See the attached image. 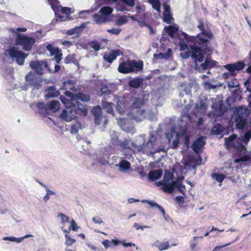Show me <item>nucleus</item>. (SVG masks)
<instances>
[{"instance_id":"obj_10","label":"nucleus","mask_w":251,"mask_h":251,"mask_svg":"<svg viewBox=\"0 0 251 251\" xmlns=\"http://www.w3.org/2000/svg\"><path fill=\"white\" fill-rule=\"evenodd\" d=\"M47 50L50 52V56H54V59L57 63L59 64L61 60L62 53L61 50L57 47H55L50 44L46 46Z\"/></svg>"},{"instance_id":"obj_7","label":"nucleus","mask_w":251,"mask_h":251,"mask_svg":"<svg viewBox=\"0 0 251 251\" xmlns=\"http://www.w3.org/2000/svg\"><path fill=\"white\" fill-rule=\"evenodd\" d=\"M25 79L29 84L33 87V90L40 88L43 83V78L31 71L26 75Z\"/></svg>"},{"instance_id":"obj_14","label":"nucleus","mask_w":251,"mask_h":251,"mask_svg":"<svg viewBox=\"0 0 251 251\" xmlns=\"http://www.w3.org/2000/svg\"><path fill=\"white\" fill-rule=\"evenodd\" d=\"M60 100L67 108H74L75 113L78 114V106H77L76 103L73 102V101H72L69 99L62 96L60 97Z\"/></svg>"},{"instance_id":"obj_16","label":"nucleus","mask_w":251,"mask_h":251,"mask_svg":"<svg viewBox=\"0 0 251 251\" xmlns=\"http://www.w3.org/2000/svg\"><path fill=\"white\" fill-rule=\"evenodd\" d=\"M130 73L132 72H139L142 71L143 69V62L142 61L138 62L135 60H130Z\"/></svg>"},{"instance_id":"obj_62","label":"nucleus","mask_w":251,"mask_h":251,"mask_svg":"<svg viewBox=\"0 0 251 251\" xmlns=\"http://www.w3.org/2000/svg\"><path fill=\"white\" fill-rule=\"evenodd\" d=\"M119 142L120 140H119L118 137L116 135H115L114 137H112L111 142L114 145L118 146Z\"/></svg>"},{"instance_id":"obj_50","label":"nucleus","mask_w":251,"mask_h":251,"mask_svg":"<svg viewBox=\"0 0 251 251\" xmlns=\"http://www.w3.org/2000/svg\"><path fill=\"white\" fill-rule=\"evenodd\" d=\"M61 219V222L64 224L69 223V217L63 213H60L58 215Z\"/></svg>"},{"instance_id":"obj_23","label":"nucleus","mask_w":251,"mask_h":251,"mask_svg":"<svg viewBox=\"0 0 251 251\" xmlns=\"http://www.w3.org/2000/svg\"><path fill=\"white\" fill-rule=\"evenodd\" d=\"M100 96H102L103 95H109L112 93V91L109 89L108 87L107 84L106 82L100 81Z\"/></svg>"},{"instance_id":"obj_52","label":"nucleus","mask_w":251,"mask_h":251,"mask_svg":"<svg viewBox=\"0 0 251 251\" xmlns=\"http://www.w3.org/2000/svg\"><path fill=\"white\" fill-rule=\"evenodd\" d=\"M62 44L64 46L70 47L71 45H77L78 44V41H68V40H64L62 42Z\"/></svg>"},{"instance_id":"obj_44","label":"nucleus","mask_w":251,"mask_h":251,"mask_svg":"<svg viewBox=\"0 0 251 251\" xmlns=\"http://www.w3.org/2000/svg\"><path fill=\"white\" fill-rule=\"evenodd\" d=\"M78 27L75 26L74 28H72L70 30H68L67 31L66 34L67 35H74L75 34H76V35H75L74 37H73V38H76V39H77L78 38Z\"/></svg>"},{"instance_id":"obj_43","label":"nucleus","mask_w":251,"mask_h":251,"mask_svg":"<svg viewBox=\"0 0 251 251\" xmlns=\"http://www.w3.org/2000/svg\"><path fill=\"white\" fill-rule=\"evenodd\" d=\"M58 12L60 14L65 15L66 16H70L69 14L71 13V8L68 7H62L61 5L58 7Z\"/></svg>"},{"instance_id":"obj_25","label":"nucleus","mask_w":251,"mask_h":251,"mask_svg":"<svg viewBox=\"0 0 251 251\" xmlns=\"http://www.w3.org/2000/svg\"><path fill=\"white\" fill-rule=\"evenodd\" d=\"M111 241V245H113V247L117 246L120 244H122L125 247H135L136 245L135 244L132 243H126V241H121L119 239H112Z\"/></svg>"},{"instance_id":"obj_34","label":"nucleus","mask_w":251,"mask_h":251,"mask_svg":"<svg viewBox=\"0 0 251 251\" xmlns=\"http://www.w3.org/2000/svg\"><path fill=\"white\" fill-rule=\"evenodd\" d=\"M115 8L117 11L123 12L125 11H128L125 3H123L120 0H117L115 1Z\"/></svg>"},{"instance_id":"obj_26","label":"nucleus","mask_w":251,"mask_h":251,"mask_svg":"<svg viewBox=\"0 0 251 251\" xmlns=\"http://www.w3.org/2000/svg\"><path fill=\"white\" fill-rule=\"evenodd\" d=\"M211 177L212 179H215L219 182V186H221L223 181L226 177V176L222 173H213L211 174Z\"/></svg>"},{"instance_id":"obj_47","label":"nucleus","mask_w":251,"mask_h":251,"mask_svg":"<svg viewBox=\"0 0 251 251\" xmlns=\"http://www.w3.org/2000/svg\"><path fill=\"white\" fill-rule=\"evenodd\" d=\"M179 45L180 50L184 51L183 52L187 51H191V50H188V49H189L188 46L186 43H184V42H179ZM191 45H190V46H191ZM193 45H195V44H194ZM189 49L191 50L190 46H189Z\"/></svg>"},{"instance_id":"obj_41","label":"nucleus","mask_w":251,"mask_h":251,"mask_svg":"<svg viewBox=\"0 0 251 251\" xmlns=\"http://www.w3.org/2000/svg\"><path fill=\"white\" fill-rule=\"evenodd\" d=\"M119 167L122 170H127L130 168V164L127 160H122L120 162Z\"/></svg>"},{"instance_id":"obj_6","label":"nucleus","mask_w":251,"mask_h":251,"mask_svg":"<svg viewBox=\"0 0 251 251\" xmlns=\"http://www.w3.org/2000/svg\"><path fill=\"white\" fill-rule=\"evenodd\" d=\"M15 42L16 45L22 46L23 47L22 49L25 51H29L35 43V40L34 38L25 34H18L15 39Z\"/></svg>"},{"instance_id":"obj_55","label":"nucleus","mask_w":251,"mask_h":251,"mask_svg":"<svg viewBox=\"0 0 251 251\" xmlns=\"http://www.w3.org/2000/svg\"><path fill=\"white\" fill-rule=\"evenodd\" d=\"M78 131V123H76V124L72 125L71 126V132L72 133H77Z\"/></svg>"},{"instance_id":"obj_4","label":"nucleus","mask_w":251,"mask_h":251,"mask_svg":"<svg viewBox=\"0 0 251 251\" xmlns=\"http://www.w3.org/2000/svg\"><path fill=\"white\" fill-rule=\"evenodd\" d=\"M113 11L112 7L109 6H103L99 11L100 14H95L93 15L94 21L96 24L99 25L110 22L111 20V15Z\"/></svg>"},{"instance_id":"obj_58","label":"nucleus","mask_w":251,"mask_h":251,"mask_svg":"<svg viewBox=\"0 0 251 251\" xmlns=\"http://www.w3.org/2000/svg\"><path fill=\"white\" fill-rule=\"evenodd\" d=\"M88 112V108L85 106L82 108L79 107V115L85 116L87 115Z\"/></svg>"},{"instance_id":"obj_38","label":"nucleus","mask_w":251,"mask_h":251,"mask_svg":"<svg viewBox=\"0 0 251 251\" xmlns=\"http://www.w3.org/2000/svg\"><path fill=\"white\" fill-rule=\"evenodd\" d=\"M61 228L64 232L67 233L69 232L71 229L73 230V231H76L77 230V226L75 224V221L72 219L70 222L68 229H65L64 226H62Z\"/></svg>"},{"instance_id":"obj_35","label":"nucleus","mask_w":251,"mask_h":251,"mask_svg":"<svg viewBox=\"0 0 251 251\" xmlns=\"http://www.w3.org/2000/svg\"><path fill=\"white\" fill-rule=\"evenodd\" d=\"M100 43L96 40L88 41L87 43V46L95 51H99L100 49Z\"/></svg>"},{"instance_id":"obj_40","label":"nucleus","mask_w":251,"mask_h":251,"mask_svg":"<svg viewBox=\"0 0 251 251\" xmlns=\"http://www.w3.org/2000/svg\"><path fill=\"white\" fill-rule=\"evenodd\" d=\"M130 141L125 139L123 141H120L118 146L120 147L123 150L131 149L129 147Z\"/></svg>"},{"instance_id":"obj_64","label":"nucleus","mask_w":251,"mask_h":251,"mask_svg":"<svg viewBox=\"0 0 251 251\" xmlns=\"http://www.w3.org/2000/svg\"><path fill=\"white\" fill-rule=\"evenodd\" d=\"M50 73H54L58 72L60 69V66L58 65H55L54 66V70H51L50 68H47Z\"/></svg>"},{"instance_id":"obj_20","label":"nucleus","mask_w":251,"mask_h":251,"mask_svg":"<svg viewBox=\"0 0 251 251\" xmlns=\"http://www.w3.org/2000/svg\"><path fill=\"white\" fill-rule=\"evenodd\" d=\"M217 62L215 61L210 59V58L206 57L204 60V63H201V66L202 70H205L207 69H211L216 66Z\"/></svg>"},{"instance_id":"obj_2","label":"nucleus","mask_w":251,"mask_h":251,"mask_svg":"<svg viewBox=\"0 0 251 251\" xmlns=\"http://www.w3.org/2000/svg\"><path fill=\"white\" fill-rule=\"evenodd\" d=\"M125 98L129 99L131 103V113L134 114V111H135L137 113V115H133V118L138 120V116H143L145 112V110L142 109L146 103L144 96L142 94L133 95L131 94H127L125 95Z\"/></svg>"},{"instance_id":"obj_22","label":"nucleus","mask_w":251,"mask_h":251,"mask_svg":"<svg viewBox=\"0 0 251 251\" xmlns=\"http://www.w3.org/2000/svg\"><path fill=\"white\" fill-rule=\"evenodd\" d=\"M162 175V171L161 170H152L150 171L148 174V178L154 181L160 178Z\"/></svg>"},{"instance_id":"obj_28","label":"nucleus","mask_w":251,"mask_h":251,"mask_svg":"<svg viewBox=\"0 0 251 251\" xmlns=\"http://www.w3.org/2000/svg\"><path fill=\"white\" fill-rule=\"evenodd\" d=\"M64 94L68 97L72 101L76 103L78 106V93L74 94L69 91H66Z\"/></svg>"},{"instance_id":"obj_15","label":"nucleus","mask_w":251,"mask_h":251,"mask_svg":"<svg viewBox=\"0 0 251 251\" xmlns=\"http://www.w3.org/2000/svg\"><path fill=\"white\" fill-rule=\"evenodd\" d=\"M92 113L94 116L95 124L97 125H100L102 118L101 107L100 105L94 107L92 109Z\"/></svg>"},{"instance_id":"obj_27","label":"nucleus","mask_w":251,"mask_h":251,"mask_svg":"<svg viewBox=\"0 0 251 251\" xmlns=\"http://www.w3.org/2000/svg\"><path fill=\"white\" fill-rule=\"evenodd\" d=\"M56 19H54L51 21V24H53L55 23H58L59 22H63L65 21L68 19L70 20V16L64 15L63 14H60L59 12H57V13H54Z\"/></svg>"},{"instance_id":"obj_11","label":"nucleus","mask_w":251,"mask_h":251,"mask_svg":"<svg viewBox=\"0 0 251 251\" xmlns=\"http://www.w3.org/2000/svg\"><path fill=\"white\" fill-rule=\"evenodd\" d=\"M245 64L243 62L238 61L234 63L225 65L224 66V68L227 69L229 72L232 73V75H236L235 72H238L242 70Z\"/></svg>"},{"instance_id":"obj_61","label":"nucleus","mask_w":251,"mask_h":251,"mask_svg":"<svg viewBox=\"0 0 251 251\" xmlns=\"http://www.w3.org/2000/svg\"><path fill=\"white\" fill-rule=\"evenodd\" d=\"M166 53L160 52L159 54L154 53L153 57L155 59H163L166 57Z\"/></svg>"},{"instance_id":"obj_63","label":"nucleus","mask_w":251,"mask_h":251,"mask_svg":"<svg viewBox=\"0 0 251 251\" xmlns=\"http://www.w3.org/2000/svg\"><path fill=\"white\" fill-rule=\"evenodd\" d=\"M234 75H232V73H230V72H225L223 74L222 77L225 79H227L229 78L231 76H233Z\"/></svg>"},{"instance_id":"obj_39","label":"nucleus","mask_w":251,"mask_h":251,"mask_svg":"<svg viewBox=\"0 0 251 251\" xmlns=\"http://www.w3.org/2000/svg\"><path fill=\"white\" fill-rule=\"evenodd\" d=\"M156 243V246L160 251L166 250L170 247L168 241L163 242H157Z\"/></svg>"},{"instance_id":"obj_36","label":"nucleus","mask_w":251,"mask_h":251,"mask_svg":"<svg viewBox=\"0 0 251 251\" xmlns=\"http://www.w3.org/2000/svg\"><path fill=\"white\" fill-rule=\"evenodd\" d=\"M176 184L174 186V191L176 188L178 191H179L180 193H181L183 195H185V190L186 187L185 186L180 182H176Z\"/></svg>"},{"instance_id":"obj_48","label":"nucleus","mask_w":251,"mask_h":251,"mask_svg":"<svg viewBox=\"0 0 251 251\" xmlns=\"http://www.w3.org/2000/svg\"><path fill=\"white\" fill-rule=\"evenodd\" d=\"M199 237L196 236L194 237L193 239L190 241V248L192 250H194L195 248L197 246L198 243L197 240Z\"/></svg>"},{"instance_id":"obj_42","label":"nucleus","mask_w":251,"mask_h":251,"mask_svg":"<svg viewBox=\"0 0 251 251\" xmlns=\"http://www.w3.org/2000/svg\"><path fill=\"white\" fill-rule=\"evenodd\" d=\"M148 203L149 204H150V205L151 207H156V208H157L158 209H159L160 210V211L162 213V214H163V215L165 216V211L164 208L162 206L160 205L159 204H158L157 203L154 202V201H148Z\"/></svg>"},{"instance_id":"obj_21","label":"nucleus","mask_w":251,"mask_h":251,"mask_svg":"<svg viewBox=\"0 0 251 251\" xmlns=\"http://www.w3.org/2000/svg\"><path fill=\"white\" fill-rule=\"evenodd\" d=\"M143 79L140 77H136L130 80L128 82V85L131 88H138L143 84Z\"/></svg>"},{"instance_id":"obj_59","label":"nucleus","mask_w":251,"mask_h":251,"mask_svg":"<svg viewBox=\"0 0 251 251\" xmlns=\"http://www.w3.org/2000/svg\"><path fill=\"white\" fill-rule=\"evenodd\" d=\"M75 82V81L74 80L69 79L67 81H64L63 83L64 87L66 88L68 87V86H70L73 85Z\"/></svg>"},{"instance_id":"obj_30","label":"nucleus","mask_w":251,"mask_h":251,"mask_svg":"<svg viewBox=\"0 0 251 251\" xmlns=\"http://www.w3.org/2000/svg\"><path fill=\"white\" fill-rule=\"evenodd\" d=\"M113 103L108 102L106 101H102V106L103 109H106V112L109 114H114V109L113 108Z\"/></svg>"},{"instance_id":"obj_46","label":"nucleus","mask_w":251,"mask_h":251,"mask_svg":"<svg viewBox=\"0 0 251 251\" xmlns=\"http://www.w3.org/2000/svg\"><path fill=\"white\" fill-rule=\"evenodd\" d=\"M127 22L128 20L126 16H121L116 20V24L117 25L121 26Z\"/></svg>"},{"instance_id":"obj_19","label":"nucleus","mask_w":251,"mask_h":251,"mask_svg":"<svg viewBox=\"0 0 251 251\" xmlns=\"http://www.w3.org/2000/svg\"><path fill=\"white\" fill-rule=\"evenodd\" d=\"M48 111L52 112L57 111L60 108V104L57 100H52L47 103Z\"/></svg>"},{"instance_id":"obj_8","label":"nucleus","mask_w":251,"mask_h":251,"mask_svg":"<svg viewBox=\"0 0 251 251\" xmlns=\"http://www.w3.org/2000/svg\"><path fill=\"white\" fill-rule=\"evenodd\" d=\"M29 66L33 71H35V74L41 75H43L44 70L48 68V64L44 60H34L30 62Z\"/></svg>"},{"instance_id":"obj_24","label":"nucleus","mask_w":251,"mask_h":251,"mask_svg":"<svg viewBox=\"0 0 251 251\" xmlns=\"http://www.w3.org/2000/svg\"><path fill=\"white\" fill-rule=\"evenodd\" d=\"M47 94L45 95V97L48 98H54L57 97L59 93L56 91L55 86H50L47 90Z\"/></svg>"},{"instance_id":"obj_57","label":"nucleus","mask_w":251,"mask_h":251,"mask_svg":"<svg viewBox=\"0 0 251 251\" xmlns=\"http://www.w3.org/2000/svg\"><path fill=\"white\" fill-rule=\"evenodd\" d=\"M101 243L105 249H107L109 247H113V245L111 244V241L107 239L103 240Z\"/></svg>"},{"instance_id":"obj_53","label":"nucleus","mask_w":251,"mask_h":251,"mask_svg":"<svg viewBox=\"0 0 251 251\" xmlns=\"http://www.w3.org/2000/svg\"><path fill=\"white\" fill-rule=\"evenodd\" d=\"M235 82H237L236 79L229 81L227 83V86L229 89H232L238 86V84H236Z\"/></svg>"},{"instance_id":"obj_1","label":"nucleus","mask_w":251,"mask_h":251,"mask_svg":"<svg viewBox=\"0 0 251 251\" xmlns=\"http://www.w3.org/2000/svg\"><path fill=\"white\" fill-rule=\"evenodd\" d=\"M199 24L197 27L201 31L196 36H192L190 42L195 45H191V51H187L180 53V56L183 59H187L189 57L194 60L196 64L197 62L202 63L204 59L205 54L210 55L212 52V50L210 46V42L214 36L211 30L204 28V24L201 20L199 21Z\"/></svg>"},{"instance_id":"obj_60","label":"nucleus","mask_w":251,"mask_h":251,"mask_svg":"<svg viewBox=\"0 0 251 251\" xmlns=\"http://www.w3.org/2000/svg\"><path fill=\"white\" fill-rule=\"evenodd\" d=\"M92 221L95 224H101L103 223L101 218L99 216L93 217Z\"/></svg>"},{"instance_id":"obj_54","label":"nucleus","mask_w":251,"mask_h":251,"mask_svg":"<svg viewBox=\"0 0 251 251\" xmlns=\"http://www.w3.org/2000/svg\"><path fill=\"white\" fill-rule=\"evenodd\" d=\"M176 201L180 206H182L184 203V198L181 196H177L176 198Z\"/></svg>"},{"instance_id":"obj_51","label":"nucleus","mask_w":251,"mask_h":251,"mask_svg":"<svg viewBox=\"0 0 251 251\" xmlns=\"http://www.w3.org/2000/svg\"><path fill=\"white\" fill-rule=\"evenodd\" d=\"M65 237L66 238V242L65 244L67 246H70L75 241V239L73 238H72L68 234H66L65 235Z\"/></svg>"},{"instance_id":"obj_33","label":"nucleus","mask_w":251,"mask_h":251,"mask_svg":"<svg viewBox=\"0 0 251 251\" xmlns=\"http://www.w3.org/2000/svg\"><path fill=\"white\" fill-rule=\"evenodd\" d=\"M37 107L39 109V112L41 114H46L48 112L47 104H45L43 102H40L37 103Z\"/></svg>"},{"instance_id":"obj_5","label":"nucleus","mask_w":251,"mask_h":251,"mask_svg":"<svg viewBox=\"0 0 251 251\" xmlns=\"http://www.w3.org/2000/svg\"><path fill=\"white\" fill-rule=\"evenodd\" d=\"M248 115V109L247 108L240 107L237 109L235 115V126L237 129H243L244 128Z\"/></svg>"},{"instance_id":"obj_18","label":"nucleus","mask_w":251,"mask_h":251,"mask_svg":"<svg viewBox=\"0 0 251 251\" xmlns=\"http://www.w3.org/2000/svg\"><path fill=\"white\" fill-rule=\"evenodd\" d=\"M120 52L119 50H112L109 53H105L103 55V59L109 63H111L113 61L117 58V57L120 54Z\"/></svg>"},{"instance_id":"obj_45","label":"nucleus","mask_w":251,"mask_h":251,"mask_svg":"<svg viewBox=\"0 0 251 251\" xmlns=\"http://www.w3.org/2000/svg\"><path fill=\"white\" fill-rule=\"evenodd\" d=\"M174 19L173 18L171 13L163 14V21L164 22L167 24L172 23V21H174Z\"/></svg>"},{"instance_id":"obj_13","label":"nucleus","mask_w":251,"mask_h":251,"mask_svg":"<svg viewBox=\"0 0 251 251\" xmlns=\"http://www.w3.org/2000/svg\"><path fill=\"white\" fill-rule=\"evenodd\" d=\"M205 144L203 137H200L193 142L192 149L195 152L199 153L201 152Z\"/></svg>"},{"instance_id":"obj_32","label":"nucleus","mask_w":251,"mask_h":251,"mask_svg":"<svg viewBox=\"0 0 251 251\" xmlns=\"http://www.w3.org/2000/svg\"><path fill=\"white\" fill-rule=\"evenodd\" d=\"M149 2L151 4L152 8L157 12H161V2L159 0H148Z\"/></svg>"},{"instance_id":"obj_56","label":"nucleus","mask_w":251,"mask_h":251,"mask_svg":"<svg viewBox=\"0 0 251 251\" xmlns=\"http://www.w3.org/2000/svg\"><path fill=\"white\" fill-rule=\"evenodd\" d=\"M107 31L110 33H112L115 35H118L121 31V29L120 28H112L107 29Z\"/></svg>"},{"instance_id":"obj_17","label":"nucleus","mask_w":251,"mask_h":251,"mask_svg":"<svg viewBox=\"0 0 251 251\" xmlns=\"http://www.w3.org/2000/svg\"><path fill=\"white\" fill-rule=\"evenodd\" d=\"M130 60L128 59L126 61L121 62L118 67V71L122 74H128L130 73Z\"/></svg>"},{"instance_id":"obj_31","label":"nucleus","mask_w":251,"mask_h":251,"mask_svg":"<svg viewBox=\"0 0 251 251\" xmlns=\"http://www.w3.org/2000/svg\"><path fill=\"white\" fill-rule=\"evenodd\" d=\"M48 2L50 5L51 8L53 10L54 13H57L58 12V7H60L61 5L58 0H48Z\"/></svg>"},{"instance_id":"obj_29","label":"nucleus","mask_w":251,"mask_h":251,"mask_svg":"<svg viewBox=\"0 0 251 251\" xmlns=\"http://www.w3.org/2000/svg\"><path fill=\"white\" fill-rule=\"evenodd\" d=\"M164 30L170 37L173 38L175 34L178 31V28L173 25H168L165 27Z\"/></svg>"},{"instance_id":"obj_49","label":"nucleus","mask_w":251,"mask_h":251,"mask_svg":"<svg viewBox=\"0 0 251 251\" xmlns=\"http://www.w3.org/2000/svg\"><path fill=\"white\" fill-rule=\"evenodd\" d=\"M79 100L82 101L88 102L90 100V97L89 95L79 92Z\"/></svg>"},{"instance_id":"obj_9","label":"nucleus","mask_w":251,"mask_h":251,"mask_svg":"<svg viewBox=\"0 0 251 251\" xmlns=\"http://www.w3.org/2000/svg\"><path fill=\"white\" fill-rule=\"evenodd\" d=\"M7 51L12 60H15L17 64L20 65L24 64L27 55H25L22 51L18 50L15 48H12L9 49Z\"/></svg>"},{"instance_id":"obj_37","label":"nucleus","mask_w":251,"mask_h":251,"mask_svg":"<svg viewBox=\"0 0 251 251\" xmlns=\"http://www.w3.org/2000/svg\"><path fill=\"white\" fill-rule=\"evenodd\" d=\"M224 127L220 124H217L212 128V133L215 135H220L224 131Z\"/></svg>"},{"instance_id":"obj_3","label":"nucleus","mask_w":251,"mask_h":251,"mask_svg":"<svg viewBox=\"0 0 251 251\" xmlns=\"http://www.w3.org/2000/svg\"><path fill=\"white\" fill-rule=\"evenodd\" d=\"M174 175L170 171H165L163 179L156 182L158 186H161V190L168 194L172 193L174 192V186L176 184V182L173 180Z\"/></svg>"},{"instance_id":"obj_12","label":"nucleus","mask_w":251,"mask_h":251,"mask_svg":"<svg viewBox=\"0 0 251 251\" xmlns=\"http://www.w3.org/2000/svg\"><path fill=\"white\" fill-rule=\"evenodd\" d=\"M69 109V112L67 110L64 109L60 115V118L66 122H70L77 117L76 115L77 114H75V113L74 108Z\"/></svg>"}]
</instances>
